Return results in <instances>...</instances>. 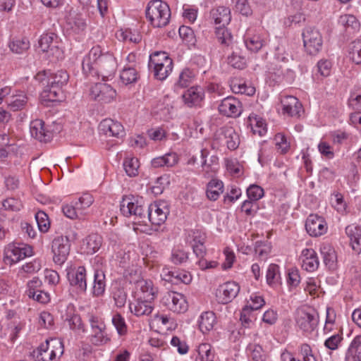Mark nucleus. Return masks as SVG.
I'll list each match as a JSON object with an SVG mask.
<instances>
[{"label":"nucleus","instance_id":"obj_20","mask_svg":"<svg viewBox=\"0 0 361 361\" xmlns=\"http://www.w3.org/2000/svg\"><path fill=\"white\" fill-rule=\"evenodd\" d=\"M152 302L143 298L137 297L134 302L129 304V308L130 312L137 317L148 316L154 310Z\"/></svg>","mask_w":361,"mask_h":361},{"label":"nucleus","instance_id":"obj_30","mask_svg":"<svg viewBox=\"0 0 361 361\" xmlns=\"http://www.w3.org/2000/svg\"><path fill=\"white\" fill-rule=\"evenodd\" d=\"M361 361V335L351 342L345 357V361Z\"/></svg>","mask_w":361,"mask_h":361},{"label":"nucleus","instance_id":"obj_23","mask_svg":"<svg viewBox=\"0 0 361 361\" xmlns=\"http://www.w3.org/2000/svg\"><path fill=\"white\" fill-rule=\"evenodd\" d=\"M116 37L119 41L138 44L142 41V35L137 29L125 28L120 29L116 33Z\"/></svg>","mask_w":361,"mask_h":361},{"label":"nucleus","instance_id":"obj_44","mask_svg":"<svg viewBox=\"0 0 361 361\" xmlns=\"http://www.w3.org/2000/svg\"><path fill=\"white\" fill-rule=\"evenodd\" d=\"M112 297L117 307L125 306L127 300V293L123 288L115 286L112 291Z\"/></svg>","mask_w":361,"mask_h":361},{"label":"nucleus","instance_id":"obj_28","mask_svg":"<svg viewBox=\"0 0 361 361\" xmlns=\"http://www.w3.org/2000/svg\"><path fill=\"white\" fill-rule=\"evenodd\" d=\"M242 111L240 102L233 97H227L224 99L219 106V113H235L237 111L241 113Z\"/></svg>","mask_w":361,"mask_h":361},{"label":"nucleus","instance_id":"obj_34","mask_svg":"<svg viewBox=\"0 0 361 361\" xmlns=\"http://www.w3.org/2000/svg\"><path fill=\"white\" fill-rule=\"evenodd\" d=\"M137 285L140 290V295L138 294L137 297L154 301L157 292L151 281L142 280Z\"/></svg>","mask_w":361,"mask_h":361},{"label":"nucleus","instance_id":"obj_21","mask_svg":"<svg viewBox=\"0 0 361 361\" xmlns=\"http://www.w3.org/2000/svg\"><path fill=\"white\" fill-rule=\"evenodd\" d=\"M302 267L307 271H313L319 267V259L313 249H305L300 256Z\"/></svg>","mask_w":361,"mask_h":361},{"label":"nucleus","instance_id":"obj_60","mask_svg":"<svg viewBox=\"0 0 361 361\" xmlns=\"http://www.w3.org/2000/svg\"><path fill=\"white\" fill-rule=\"evenodd\" d=\"M40 269V263L37 260H34L33 262H30L23 265L18 271V275H23L24 273L32 274L38 271Z\"/></svg>","mask_w":361,"mask_h":361},{"label":"nucleus","instance_id":"obj_45","mask_svg":"<svg viewBox=\"0 0 361 361\" xmlns=\"http://www.w3.org/2000/svg\"><path fill=\"white\" fill-rule=\"evenodd\" d=\"M142 200H139L137 205H135V212H133V216L138 223L146 224L148 216V206L144 207L142 204Z\"/></svg>","mask_w":361,"mask_h":361},{"label":"nucleus","instance_id":"obj_35","mask_svg":"<svg viewBox=\"0 0 361 361\" xmlns=\"http://www.w3.org/2000/svg\"><path fill=\"white\" fill-rule=\"evenodd\" d=\"M139 202L134 196L123 197L121 202L120 210L125 216H133V212H135V205H137Z\"/></svg>","mask_w":361,"mask_h":361},{"label":"nucleus","instance_id":"obj_57","mask_svg":"<svg viewBox=\"0 0 361 361\" xmlns=\"http://www.w3.org/2000/svg\"><path fill=\"white\" fill-rule=\"evenodd\" d=\"M247 350L251 353L253 361L266 360V355L263 353L262 348L259 345H249Z\"/></svg>","mask_w":361,"mask_h":361},{"label":"nucleus","instance_id":"obj_18","mask_svg":"<svg viewBox=\"0 0 361 361\" xmlns=\"http://www.w3.org/2000/svg\"><path fill=\"white\" fill-rule=\"evenodd\" d=\"M209 19L215 25L226 26L231 20V10L224 6L214 7L210 11Z\"/></svg>","mask_w":361,"mask_h":361},{"label":"nucleus","instance_id":"obj_62","mask_svg":"<svg viewBox=\"0 0 361 361\" xmlns=\"http://www.w3.org/2000/svg\"><path fill=\"white\" fill-rule=\"evenodd\" d=\"M169 183L167 177L160 176L157 178L154 185L151 188L152 192L157 195L163 192L165 185Z\"/></svg>","mask_w":361,"mask_h":361},{"label":"nucleus","instance_id":"obj_64","mask_svg":"<svg viewBox=\"0 0 361 361\" xmlns=\"http://www.w3.org/2000/svg\"><path fill=\"white\" fill-rule=\"evenodd\" d=\"M42 286V283L38 278H33L27 283V290L26 291L27 296L34 297L35 291L41 289Z\"/></svg>","mask_w":361,"mask_h":361},{"label":"nucleus","instance_id":"obj_46","mask_svg":"<svg viewBox=\"0 0 361 361\" xmlns=\"http://www.w3.org/2000/svg\"><path fill=\"white\" fill-rule=\"evenodd\" d=\"M216 37L219 42L226 46H229L232 42V36L226 28V26L219 25L216 29Z\"/></svg>","mask_w":361,"mask_h":361},{"label":"nucleus","instance_id":"obj_63","mask_svg":"<svg viewBox=\"0 0 361 361\" xmlns=\"http://www.w3.org/2000/svg\"><path fill=\"white\" fill-rule=\"evenodd\" d=\"M331 62L326 59H322L317 63V71L321 75L327 77L331 71Z\"/></svg>","mask_w":361,"mask_h":361},{"label":"nucleus","instance_id":"obj_8","mask_svg":"<svg viewBox=\"0 0 361 361\" xmlns=\"http://www.w3.org/2000/svg\"><path fill=\"white\" fill-rule=\"evenodd\" d=\"M302 39L305 49L309 54H317L322 48V36L314 27H306L302 32Z\"/></svg>","mask_w":361,"mask_h":361},{"label":"nucleus","instance_id":"obj_11","mask_svg":"<svg viewBox=\"0 0 361 361\" xmlns=\"http://www.w3.org/2000/svg\"><path fill=\"white\" fill-rule=\"evenodd\" d=\"M70 247V240L66 235L54 238L51 245L54 262L60 265L63 264L69 255Z\"/></svg>","mask_w":361,"mask_h":361},{"label":"nucleus","instance_id":"obj_41","mask_svg":"<svg viewBox=\"0 0 361 361\" xmlns=\"http://www.w3.org/2000/svg\"><path fill=\"white\" fill-rule=\"evenodd\" d=\"M102 238L96 233L88 235L85 239L86 252L93 254L99 250L102 245Z\"/></svg>","mask_w":361,"mask_h":361},{"label":"nucleus","instance_id":"obj_12","mask_svg":"<svg viewBox=\"0 0 361 361\" xmlns=\"http://www.w3.org/2000/svg\"><path fill=\"white\" fill-rule=\"evenodd\" d=\"M90 94L98 102L109 103L116 98V92L108 84L96 83L91 87Z\"/></svg>","mask_w":361,"mask_h":361},{"label":"nucleus","instance_id":"obj_49","mask_svg":"<svg viewBox=\"0 0 361 361\" xmlns=\"http://www.w3.org/2000/svg\"><path fill=\"white\" fill-rule=\"evenodd\" d=\"M124 169L128 176L133 177L138 173L139 161L136 158L126 159L123 162Z\"/></svg>","mask_w":361,"mask_h":361},{"label":"nucleus","instance_id":"obj_58","mask_svg":"<svg viewBox=\"0 0 361 361\" xmlns=\"http://www.w3.org/2000/svg\"><path fill=\"white\" fill-rule=\"evenodd\" d=\"M247 195L250 200L255 202L263 197L264 190L257 185H251L247 189Z\"/></svg>","mask_w":361,"mask_h":361},{"label":"nucleus","instance_id":"obj_14","mask_svg":"<svg viewBox=\"0 0 361 361\" xmlns=\"http://www.w3.org/2000/svg\"><path fill=\"white\" fill-rule=\"evenodd\" d=\"M240 286L234 281H228L221 285L216 291L218 301L227 304L232 301L238 294Z\"/></svg>","mask_w":361,"mask_h":361},{"label":"nucleus","instance_id":"obj_15","mask_svg":"<svg viewBox=\"0 0 361 361\" xmlns=\"http://www.w3.org/2000/svg\"><path fill=\"white\" fill-rule=\"evenodd\" d=\"M305 228L311 236L317 237L326 232L327 226L322 217L310 214L306 220Z\"/></svg>","mask_w":361,"mask_h":361},{"label":"nucleus","instance_id":"obj_42","mask_svg":"<svg viewBox=\"0 0 361 361\" xmlns=\"http://www.w3.org/2000/svg\"><path fill=\"white\" fill-rule=\"evenodd\" d=\"M27 98L24 94L13 95L9 100L7 101L10 110L13 111H21L26 105Z\"/></svg>","mask_w":361,"mask_h":361},{"label":"nucleus","instance_id":"obj_22","mask_svg":"<svg viewBox=\"0 0 361 361\" xmlns=\"http://www.w3.org/2000/svg\"><path fill=\"white\" fill-rule=\"evenodd\" d=\"M161 206L157 203L148 205L147 220L154 225H161L166 219L167 209L164 211Z\"/></svg>","mask_w":361,"mask_h":361},{"label":"nucleus","instance_id":"obj_31","mask_svg":"<svg viewBox=\"0 0 361 361\" xmlns=\"http://www.w3.org/2000/svg\"><path fill=\"white\" fill-rule=\"evenodd\" d=\"M248 126H250L254 134L262 136L267 133V123L258 114L249 116Z\"/></svg>","mask_w":361,"mask_h":361},{"label":"nucleus","instance_id":"obj_6","mask_svg":"<svg viewBox=\"0 0 361 361\" xmlns=\"http://www.w3.org/2000/svg\"><path fill=\"white\" fill-rule=\"evenodd\" d=\"M239 144L240 137L235 130L232 127H224L215 133L212 147L219 149L226 145L230 150H234L238 147Z\"/></svg>","mask_w":361,"mask_h":361},{"label":"nucleus","instance_id":"obj_61","mask_svg":"<svg viewBox=\"0 0 361 361\" xmlns=\"http://www.w3.org/2000/svg\"><path fill=\"white\" fill-rule=\"evenodd\" d=\"M299 351L303 361H317V359L312 353V348L309 344L302 343L300 346Z\"/></svg>","mask_w":361,"mask_h":361},{"label":"nucleus","instance_id":"obj_51","mask_svg":"<svg viewBox=\"0 0 361 361\" xmlns=\"http://www.w3.org/2000/svg\"><path fill=\"white\" fill-rule=\"evenodd\" d=\"M280 279L279 267L275 264H271L267 272V281L269 285L278 283Z\"/></svg>","mask_w":361,"mask_h":361},{"label":"nucleus","instance_id":"obj_52","mask_svg":"<svg viewBox=\"0 0 361 361\" xmlns=\"http://www.w3.org/2000/svg\"><path fill=\"white\" fill-rule=\"evenodd\" d=\"M112 323L120 336H123L127 333V325L121 314L116 313L113 316Z\"/></svg>","mask_w":361,"mask_h":361},{"label":"nucleus","instance_id":"obj_40","mask_svg":"<svg viewBox=\"0 0 361 361\" xmlns=\"http://www.w3.org/2000/svg\"><path fill=\"white\" fill-rule=\"evenodd\" d=\"M139 78L137 71L133 67H124L120 73V79L125 85L135 83Z\"/></svg>","mask_w":361,"mask_h":361},{"label":"nucleus","instance_id":"obj_10","mask_svg":"<svg viewBox=\"0 0 361 361\" xmlns=\"http://www.w3.org/2000/svg\"><path fill=\"white\" fill-rule=\"evenodd\" d=\"M161 302L169 310L178 314L185 312L188 307L184 295L173 291L166 292Z\"/></svg>","mask_w":361,"mask_h":361},{"label":"nucleus","instance_id":"obj_55","mask_svg":"<svg viewBox=\"0 0 361 361\" xmlns=\"http://www.w3.org/2000/svg\"><path fill=\"white\" fill-rule=\"evenodd\" d=\"M3 207L8 211L18 212L21 209L23 204L21 202L16 198L10 197L2 202Z\"/></svg>","mask_w":361,"mask_h":361},{"label":"nucleus","instance_id":"obj_32","mask_svg":"<svg viewBox=\"0 0 361 361\" xmlns=\"http://www.w3.org/2000/svg\"><path fill=\"white\" fill-rule=\"evenodd\" d=\"M30 133L33 137L41 142H46L49 137L44 128V121L41 119H36L32 121L30 125Z\"/></svg>","mask_w":361,"mask_h":361},{"label":"nucleus","instance_id":"obj_53","mask_svg":"<svg viewBox=\"0 0 361 361\" xmlns=\"http://www.w3.org/2000/svg\"><path fill=\"white\" fill-rule=\"evenodd\" d=\"M35 219L39 231L47 232L49 228V221L47 214L42 211H39L35 214Z\"/></svg>","mask_w":361,"mask_h":361},{"label":"nucleus","instance_id":"obj_25","mask_svg":"<svg viewBox=\"0 0 361 361\" xmlns=\"http://www.w3.org/2000/svg\"><path fill=\"white\" fill-rule=\"evenodd\" d=\"M281 109L283 113H300L303 107L300 102L293 96H283L281 98Z\"/></svg>","mask_w":361,"mask_h":361},{"label":"nucleus","instance_id":"obj_5","mask_svg":"<svg viewBox=\"0 0 361 361\" xmlns=\"http://www.w3.org/2000/svg\"><path fill=\"white\" fill-rule=\"evenodd\" d=\"M32 254L31 246L20 243H11L4 248L3 260L6 264L11 266L26 257L32 256Z\"/></svg>","mask_w":361,"mask_h":361},{"label":"nucleus","instance_id":"obj_50","mask_svg":"<svg viewBox=\"0 0 361 361\" xmlns=\"http://www.w3.org/2000/svg\"><path fill=\"white\" fill-rule=\"evenodd\" d=\"M340 22L346 29L351 30L353 32L357 31L360 28V23L353 15H344L341 16Z\"/></svg>","mask_w":361,"mask_h":361},{"label":"nucleus","instance_id":"obj_9","mask_svg":"<svg viewBox=\"0 0 361 361\" xmlns=\"http://www.w3.org/2000/svg\"><path fill=\"white\" fill-rule=\"evenodd\" d=\"M65 99L63 91L57 85L45 86L40 94V104L46 107L55 106Z\"/></svg>","mask_w":361,"mask_h":361},{"label":"nucleus","instance_id":"obj_37","mask_svg":"<svg viewBox=\"0 0 361 361\" xmlns=\"http://www.w3.org/2000/svg\"><path fill=\"white\" fill-rule=\"evenodd\" d=\"M105 275L102 271L96 270L94 274L92 293L95 296H101L105 290Z\"/></svg>","mask_w":361,"mask_h":361},{"label":"nucleus","instance_id":"obj_47","mask_svg":"<svg viewBox=\"0 0 361 361\" xmlns=\"http://www.w3.org/2000/svg\"><path fill=\"white\" fill-rule=\"evenodd\" d=\"M349 56L356 64L361 63V40L354 41L350 44Z\"/></svg>","mask_w":361,"mask_h":361},{"label":"nucleus","instance_id":"obj_36","mask_svg":"<svg viewBox=\"0 0 361 361\" xmlns=\"http://www.w3.org/2000/svg\"><path fill=\"white\" fill-rule=\"evenodd\" d=\"M224 191V183L222 181L212 179L207 184V196L212 201L216 200L220 194Z\"/></svg>","mask_w":361,"mask_h":361},{"label":"nucleus","instance_id":"obj_13","mask_svg":"<svg viewBox=\"0 0 361 361\" xmlns=\"http://www.w3.org/2000/svg\"><path fill=\"white\" fill-rule=\"evenodd\" d=\"M295 320L297 326L302 331L312 333L318 324L319 317L314 312H310L301 310L298 311Z\"/></svg>","mask_w":361,"mask_h":361},{"label":"nucleus","instance_id":"obj_2","mask_svg":"<svg viewBox=\"0 0 361 361\" xmlns=\"http://www.w3.org/2000/svg\"><path fill=\"white\" fill-rule=\"evenodd\" d=\"M170 16V8L166 3L161 0H153L148 3L146 17L154 27L166 26L169 22Z\"/></svg>","mask_w":361,"mask_h":361},{"label":"nucleus","instance_id":"obj_33","mask_svg":"<svg viewBox=\"0 0 361 361\" xmlns=\"http://www.w3.org/2000/svg\"><path fill=\"white\" fill-rule=\"evenodd\" d=\"M30 41L26 37H16L11 39L8 42V47L14 54H22L30 48Z\"/></svg>","mask_w":361,"mask_h":361},{"label":"nucleus","instance_id":"obj_24","mask_svg":"<svg viewBox=\"0 0 361 361\" xmlns=\"http://www.w3.org/2000/svg\"><path fill=\"white\" fill-rule=\"evenodd\" d=\"M203 90L199 87H192L183 94L185 104L190 107L198 106L203 99Z\"/></svg>","mask_w":361,"mask_h":361},{"label":"nucleus","instance_id":"obj_17","mask_svg":"<svg viewBox=\"0 0 361 361\" xmlns=\"http://www.w3.org/2000/svg\"><path fill=\"white\" fill-rule=\"evenodd\" d=\"M99 129L104 134L109 135V136L119 137L125 135L124 128L122 124L111 118L102 120L99 125Z\"/></svg>","mask_w":361,"mask_h":361},{"label":"nucleus","instance_id":"obj_38","mask_svg":"<svg viewBox=\"0 0 361 361\" xmlns=\"http://www.w3.org/2000/svg\"><path fill=\"white\" fill-rule=\"evenodd\" d=\"M216 317L212 312H205L200 316L199 327L203 334H206L213 329Z\"/></svg>","mask_w":361,"mask_h":361},{"label":"nucleus","instance_id":"obj_54","mask_svg":"<svg viewBox=\"0 0 361 361\" xmlns=\"http://www.w3.org/2000/svg\"><path fill=\"white\" fill-rule=\"evenodd\" d=\"M228 63L235 68L243 69L246 66V59L240 54L233 52L228 57Z\"/></svg>","mask_w":361,"mask_h":361},{"label":"nucleus","instance_id":"obj_56","mask_svg":"<svg viewBox=\"0 0 361 361\" xmlns=\"http://www.w3.org/2000/svg\"><path fill=\"white\" fill-rule=\"evenodd\" d=\"M93 202V197L88 193H85L79 198L78 202H75V205L77 207L78 210L80 211V214H82V211L90 207L92 204Z\"/></svg>","mask_w":361,"mask_h":361},{"label":"nucleus","instance_id":"obj_59","mask_svg":"<svg viewBox=\"0 0 361 361\" xmlns=\"http://www.w3.org/2000/svg\"><path fill=\"white\" fill-rule=\"evenodd\" d=\"M188 259V252L183 250L174 249L172 250L171 260L174 264H180Z\"/></svg>","mask_w":361,"mask_h":361},{"label":"nucleus","instance_id":"obj_48","mask_svg":"<svg viewBox=\"0 0 361 361\" xmlns=\"http://www.w3.org/2000/svg\"><path fill=\"white\" fill-rule=\"evenodd\" d=\"M195 77V73L190 69H184L180 74L176 83L180 87H185L190 85Z\"/></svg>","mask_w":361,"mask_h":361},{"label":"nucleus","instance_id":"obj_4","mask_svg":"<svg viewBox=\"0 0 361 361\" xmlns=\"http://www.w3.org/2000/svg\"><path fill=\"white\" fill-rule=\"evenodd\" d=\"M149 66L154 69V77L165 80L173 70V61L165 51H156L150 55Z\"/></svg>","mask_w":361,"mask_h":361},{"label":"nucleus","instance_id":"obj_29","mask_svg":"<svg viewBox=\"0 0 361 361\" xmlns=\"http://www.w3.org/2000/svg\"><path fill=\"white\" fill-rule=\"evenodd\" d=\"M323 262L329 269L336 267L337 256L335 250L329 245H324L320 248Z\"/></svg>","mask_w":361,"mask_h":361},{"label":"nucleus","instance_id":"obj_39","mask_svg":"<svg viewBox=\"0 0 361 361\" xmlns=\"http://www.w3.org/2000/svg\"><path fill=\"white\" fill-rule=\"evenodd\" d=\"M68 74L66 71L60 70L54 73H50L47 84L51 85H57L59 88L66 85L68 80Z\"/></svg>","mask_w":361,"mask_h":361},{"label":"nucleus","instance_id":"obj_16","mask_svg":"<svg viewBox=\"0 0 361 361\" xmlns=\"http://www.w3.org/2000/svg\"><path fill=\"white\" fill-rule=\"evenodd\" d=\"M267 37L264 34L255 33L248 30L244 36L246 47L251 51L257 52L267 43Z\"/></svg>","mask_w":361,"mask_h":361},{"label":"nucleus","instance_id":"obj_3","mask_svg":"<svg viewBox=\"0 0 361 361\" xmlns=\"http://www.w3.org/2000/svg\"><path fill=\"white\" fill-rule=\"evenodd\" d=\"M63 353V344L58 338L47 339L32 352L35 361H56Z\"/></svg>","mask_w":361,"mask_h":361},{"label":"nucleus","instance_id":"obj_1","mask_svg":"<svg viewBox=\"0 0 361 361\" xmlns=\"http://www.w3.org/2000/svg\"><path fill=\"white\" fill-rule=\"evenodd\" d=\"M82 69L87 75L102 77L105 80L114 74L116 61L112 54L103 52L100 46H94L84 56Z\"/></svg>","mask_w":361,"mask_h":361},{"label":"nucleus","instance_id":"obj_43","mask_svg":"<svg viewBox=\"0 0 361 361\" xmlns=\"http://www.w3.org/2000/svg\"><path fill=\"white\" fill-rule=\"evenodd\" d=\"M205 237L204 235H196L193 238L192 244V250L195 255L199 258H202L206 254V247L204 245Z\"/></svg>","mask_w":361,"mask_h":361},{"label":"nucleus","instance_id":"obj_19","mask_svg":"<svg viewBox=\"0 0 361 361\" xmlns=\"http://www.w3.org/2000/svg\"><path fill=\"white\" fill-rule=\"evenodd\" d=\"M70 284L75 286L78 291L85 292L87 289L86 269L84 267H79L75 271L68 273Z\"/></svg>","mask_w":361,"mask_h":361},{"label":"nucleus","instance_id":"obj_27","mask_svg":"<svg viewBox=\"0 0 361 361\" xmlns=\"http://www.w3.org/2000/svg\"><path fill=\"white\" fill-rule=\"evenodd\" d=\"M231 88L235 94L252 96L255 93V87L243 79L234 78L231 81Z\"/></svg>","mask_w":361,"mask_h":361},{"label":"nucleus","instance_id":"obj_26","mask_svg":"<svg viewBox=\"0 0 361 361\" xmlns=\"http://www.w3.org/2000/svg\"><path fill=\"white\" fill-rule=\"evenodd\" d=\"M345 233L350 238V245L353 250L357 253L361 252V227L354 224L348 225L345 228Z\"/></svg>","mask_w":361,"mask_h":361},{"label":"nucleus","instance_id":"obj_7","mask_svg":"<svg viewBox=\"0 0 361 361\" xmlns=\"http://www.w3.org/2000/svg\"><path fill=\"white\" fill-rule=\"evenodd\" d=\"M62 42L60 38L54 32L44 33L38 40V49L42 52H47L49 56L59 59L62 56Z\"/></svg>","mask_w":361,"mask_h":361}]
</instances>
